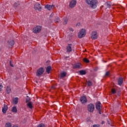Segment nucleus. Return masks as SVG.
Listing matches in <instances>:
<instances>
[{
    "label": "nucleus",
    "instance_id": "1",
    "mask_svg": "<svg viewBox=\"0 0 127 127\" xmlns=\"http://www.w3.org/2000/svg\"><path fill=\"white\" fill-rule=\"evenodd\" d=\"M86 2L92 8H96L98 1L97 0H86Z\"/></svg>",
    "mask_w": 127,
    "mask_h": 127
},
{
    "label": "nucleus",
    "instance_id": "2",
    "mask_svg": "<svg viewBox=\"0 0 127 127\" xmlns=\"http://www.w3.org/2000/svg\"><path fill=\"white\" fill-rule=\"evenodd\" d=\"M42 29V27L41 26H37L33 28V32L35 34L39 33Z\"/></svg>",
    "mask_w": 127,
    "mask_h": 127
},
{
    "label": "nucleus",
    "instance_id": "3",
    "mask_svg": "<svg viewBox=\"0 0 127 127\" xmlns=\"http://www.w3.org/2000/svg\"><path fill=\"white\" fill-rule=\"evenodd\" d=\"M86 36V30L85 29H82L78 33V38H83Z\"/></svg>",
    "mask_w": 127,
    "mask_h": 127
},
{
    "label": "nucleus",
    "instance_id": "4",
    "mask_svg": "<svg viewBox=\"0 0 127 127\" xmlns=\"http://www.w3.org/2000/svg\"><path fill=\"white\" fill-rule=\"evenodd\" d=\"M43 73H44V68H43V67H40L37 70L36 75L38 77H39L40 76H41Z\"/></svg>",
    "mask_w": 127,
    "mask_h": 127
},
{
    "label": "nucleus",
    "instance_id": "5",
    "mask_svg": "<svg viewBox=\"0 0 127 127\" xmlns=\"http://www.w3.org/2000/svg\"><path fill=\"white\" fill-rule=\"evenodd\" d=\"M87 110L90 113L93 112V111H95V106L93 104H89L87 106Z\"/></svg>",
    "mask_w": 127,
    "mask_h": 127
},
{
    "label": "nucleus",
    "instance_id": "6",
    "mask_svg": "<svg viewBox=\"0 0 127 127\" xmlns=\"http://www.w3.org/2000/svg\"><path fill=\"white\" fill-rule=\"evenodd\" d=\"M77 3V1L76 0H72L69 2V6L70 8H73L76 6V4Z\"/></svg>",
    "mask_w": 127,
    "mask_h": 127
},
{
    "label": "nucleus",
    "instance_id": "7",
    "mask_svg": "<svg viewBox=\"0 0 127 127\" xmlns=\"http://www.w3.org/2000/svg\"><path fill=\"white\" fill-rule=\"evenodd\" d=\"M91 38L93 40L97 39L98 38V33L96 31H93L91 34Z\"/></svg>",
    "mask_w": 127,
    "mask_h": 127
},
{
    "label": "nucleus",
    "instance_id": "8",
    "mask_svg": "<svg viewBox=\"0 0 127 127\" xmlns=\"http://www.w3.org/2000/svg\"><path fill=\"white\" fill-rule=\"evenodd\" d=\"M34 9L35 10H38L39 11H41V5L40 4L37 3L34 6Z\"/></svg>",
    "mask_w": 127,
    "mask_h": 127
},
{
    "label": "nucleus",
    "instance_id": "9",
    "mask_svg": "<svg viewBox=\"0 0 127 127\" xmlns=\"http://www.w3.org/2000/svg\"><path fill=\"white\" fill-rule=\"evenodd\" d=\"M55 6L53 4L52 5H50V4H46L45 6V8H47V9H48V10H51V9H52V8H54V7Z\"/></svg>",
    "mask_w": 127,
    "mask_h": 127
},
{
    "label": "nucleus",
    "instance_id": "10",
    "mask_svg": "<svg viewBox=\"0 0 127 127\" xmlns=\"http://www.w3.org/2000/svg\"><path fill=\"white\" fill-rule=\"evenodd\" d=\"M66 51L67 53H70L72 51V45L71 44H68L66 47Z\"/></svg>",
    "mask_w": 127,
    "mask_h": 127
},
{
    "label": "nucleus",
    "instance_id": "11",
    "mask_svg": "<svg viewBox=\"0 0 127 127\" xmlns=\"http://www.w3.org/2000/svg\"><path fill=\"white\" fill-rule=\"evenodd\" d=\"M88 100H87V98H86V96H82L80 98V102L82 103V104H85V103H87Z\"/></svg>",
    "mask_w": 127,
    "mask_h": 127
},
{
    "label": "nucleus",
    "instance_id": "12",
    "mask_svg": "<svg viewBox=\"0 0 127 127\" xmlns=\"http://www.w3.org/2000/svg\"><path fill=\"white\" fill-rule=\"evenodd\" d=\"M102 106V104L100 103V102H97L96 104V109L97 111H100L101 109V107Z\"/></svg>",
    "mask_w": 127,
    "mask_h": 127
},
{
    "label": "nucleus",
    "instance_id": "13",
    "mask_svg": "<svg viewBox=\"0 0 127 127\" xmlns=\"http://www.w3.org/2000/svg\"><path fill=\"white\" fill-rule=\"evenodd\" d=\"M7 44L9 46V47H12V46L13 45H14V41L13 40H9L8 42H7Z\"/></svg>",
    "mask_w": 127,
    "mask_h": 127
},
{
    "label": "nucleus",
    "instance_id": "14",
    "mask_svg": "<svg viewBox=\"0 0 127 127\" xmlns=\"http://www.w3.org/2000/svg\"><path fill=\"white\" fill-rule=\"evenodd\" d=\"M7 109H8L7 106L5 104H4V106L2 109V112L3 114H5L6 113V111H7Z\"/></svg>",
    "mask_w": 127,
    "mask_h": 127
},
{
    "label": "nucleus",
    "instance_id": "15",
    "mask_svg": "<svg viewBox=\"0 0 127 127\" xmlns=\"http://www.w3.org/2000/svg\"><path fill=\"white\" fill-rule=\"evenodd\" d=\"M123 83H124V78L121 77L119 78L118 80V85H119V86H122Z\"/></svg>",
    "mask_w": 127,
    "mask_h": 127
},
{
    "label": "nucleus",
    "instance_id": "16",
    "mask_svg": "<svg viewBox=\"0 0 127 127\" xmlns=\"http://www.w3.org/2000/svg\"><path fill=\"white\" fill-rule=\"evenodd\" d=\"M66 75H67V73L66 72H63L61 73V78L62 79L63 78H65L66 77Z\"/></svg>",
    "mask_w": 127,
    "mask_h": 127
},
{
    "label": "nucleus",
    "instance_id": "17",
    "mask_svg": "<svg viewBox=\"0 0 127 127\" xmlns=\"http://www.w3.org/2000/svg\"><path fill=\"white\" fill-rule=\"evenodd\" d=\"M52 67H51V66H48L46 68V71L48 74H49L50 73V70H52Z\"/></svg>",
    "mask_w": 127,
    "mask_h": 127
},
{
    "label": "nucleus",
    "instance_id": "18",
    "mask_svg": "<svg viewBox=\"0 0 127 127\" xmlns=\"http://www.w3.org/2000/svg\"><path fill=\"white\" fill-rule=\"evenodd\" d=\"M17 103H18V98L16 97L13 99V103L14 104V105H16Z\"/></svg>",
    "mask_w": 127,
    "mask_h": 127
},
{
    "label": "nucleus",
    "instance_id": "19",
    "mask_svg": "<svg viewBox=\"0 0 127 127\" xmlns=\"http://www.w3.org/2000/svg\"><path fill=\"white\" fill-rule=\"evenodd\" d=\"M68 23V18L67 17L64 18L63 24L65 25Z\"/></svg>",
    "mask_w": 127,
    "mask_h": 127
},
{
    "label": "nucleus",
    "instance_id": "20",
    "mask_svg": "<svg viewBox=\"0 0 127 127\" xmlns=\"http://www.w3.org/2000/svg\"><path fill=\"white\" fill-rule=\"evenodd\" d=\"M10 92H11V89L9 86H7V88H6L7 94H9Z\"/></svg>",
    "mask_w": 127,
    "mask_h": 127
},
{
    "label": "nucleus",
    "instance_id": "21",
    "mask_svg": "<svg viewBox=\"0 0 127 127\" xmlns=\"http://www.w3.org/2000/svg\"><path fill=\"white\" fill-rule=\"evenodd\" d=\"M54 21L56 23H58L60 22V18H59L58 17H57L54 20Z\"/></svg>",
    "mask_w": 127,
    "mask_h": 127
},
{
    "label": "nucleus",
    "instance_id": "22",
    "mask_svg": "<svg viewBox=\"0 0 127 127\" xmlns=\"http://www.w3.org/2000/svg\"><path fill=\"white\" fill-rule=\"evenodd\" d=\"M27 107L29 108V109H32L33 106H32V103L31 102H29L27 104Z\"/></svg>",
    "mask_w": 127,
    "mask_h": 127
},
{
    "label": "nucleus",
    "instance_id": "23",
    "mask_svg": "<svg viewBox=\"0 0 127 127\" xmlns=\"http://www.w3.org/2000/svg\"><path fill=\"white\" fill-rule=\"evenodd\" d=\"M12 112L13 113H17V109L16 108V107L14 106L12 109Z\"/></svg>",
    "mask_w": 127,
    "mask_h": 127
},
{
    "label": "nucleus",
    "instance_id": "24",
    "mask_svg": "<svg viewBox=\"0 0 127 127\" xmlns=\"http://www.w3.org/2000/svg\"><path fill=\"white\" fill-rule=\"evenodd\" d=\"M79 73L80 74V75H85L86 71L81 70L79 71Z\"/></svg>",
    "mask_w": 127,
    "mask_h": 127
},
{
    "label": "nucleus",
    "instance_id": "25",
    "mask_svg": "<svg viewBox=\"0 0 127 127\" xmlns=\"http://www.w3.org/2000/svg\"><path fill=\"white\" fill-rule=\"evenodd\" d=\"M87 84L88 87H91V86H92L93 85V83H92V82H91L89 80L87 81Z\"/></svg>",
    "mask_w": 127,
    "mask_h": 127
},
{
    "label": "nucleus",
    "instance_id": "26",
    "mask_svg": "<svg viewBox=\"0 0 127 127\" xmlns=\"http://www.w3.org/2000/svg\"><path fill=\"white\" fill-rule=\"evenodd\" d=\"M80 66H81V64H74V66L75 68H80Z\"/></svg>",
    "mask_w": 127,
    "mask_h": 127
},
{
    "label": "nucleus",
    "instance_id": "27",
    "mask_svg": "<svg viewBox=\"0 0 127 127\" xmlns=\"http://www.w3.org/2000/svg\"><path fill=\"white\" fill-rule=\"evenodd\" d=\"M5 127H11V123H7L5 124Z\"/></svg>",
    "mask_w": 127,
    "mask_h": 127
},
{
    "label": "nucleus",
    "instance_id": "28",
    "mask_svg": "<svg viewBox=\"0 0 127 127\" xmlns=\"http://www.w3.org/2000/svg\"><path fill=\"white\" fill-rule=\"evenodd\" d=\"M19 5V2H16L14 4V7H17L18 5Z\"/></svg>",
    "mask_w": 127,
    "mask_h": 127
},
{
    "label": "nucleus",
    "instance_id": "29",
    "mask_svg": "<svg viewBox=\"0 0 127 127\" xmlns=\"http://www.w3.org/2000/svg\"><path fill=\"white\" fill-rule=\"evenodd\" d=\"M83 61H84V62H85V63H89L90 62L89 60L87 59L86 58H84L83 59Z\"/></svg>",
    "mask_w": 127,
    "mask_h": 127
},
{
    "label": "nucleus",
    "instance_id": "30",
    "mask_svg": "<svg viewBox=\"0 0 127 127\" xmlns=\"http://www.w3.org/2000/svg\"><path fill=\"white\" fill-rule=\"evenodd\" d=\"M30 101V98H29L28 96H27V98H26V103H28Z\"/></svg>",
    "mask_w": 127,
    "mask_h": 127
},
{
    "label": "nucleus",
    "instance_id": "31",
    "mask_svg": "<svg viewBox=\"0 0 127 127\" xmlns=\"http://www.w3.org/2000/svg\"><path fill=\"white\" fill-rule=\"evenodd\" d=\"M107 7H111L112 6V4H111V2H109L107 3Z\"/></svg>",
    "mask_w": 127,
    "mask_h": 127
},
{
    "label": "nucleus",
    "instance_id": "32",
    "mask_svg": "<svg viewBox=\"0 0 127 127\" xmlns=\"http://www.w3.org/2000/svg\"><path fill=\"white\" fill-rule=\"evenodd\" d=\"M37 127H45V126L43 124H41Z\"/></svg>",
    "mask_w": 127,
    "mask_h": 127
},
{
    "label": "nucleus",
    "instance_id": "33",
    "mask_svg": "<svg viewBox=\"0 0 127 127\" xmlns=\"http://www.w3.org/2000/svg\"><path fill=\"white\" fill-rule=\"evenodd\" d=\"M116 92H117V91H116V89H112V94H116Z\"/></svg>",
    "mask_w": 127,
    "mask_h": 127
},
{
    "label": "nucleus",
    "instance_id": "34",
    "mask_svg": "<svg viewBox=\"0 0 127 127\" xmlns=\"http://www.w3.org/2000/svg\"><path fill=\"white\" fill-rule=\"evenodd\" d=\"M110 75V71H107L105 74V76H109Z\"/></svg>",
    "mask_w": 127,
    "mask_h": 127
},
{
    "label": "nucleus",
    "instance_id": "35",
    "mask_svg": "<svg viewBox=\"0 0 127 127\" xmlns=\"http://www.w3.org/2000/svg\"><path fill=\"white\" fill-rule=\"evenodd\" d=\"M12 62L11 61H10V66H11V67H13V65L12 64Z\"/></svg>",
    "mask_w": 127,
    "mask_h": 127
},
{
    "label": "nucleus",
    "instance_id": "36",
    "mask_svg": "<svg viewBox=\"0 0 127 127\" xmlns=\"http://www.w3.org/2000/svg\"><path fill=\"white\" fill-rule=\"evenodd\" d=\"M3 86L1 84H0V92L1 91V89H2Z\"/></svg>",
    "mask_w": 127,
    "mask_h": 127
},
{
    "label": "nucleus",
    "instance_id": "37",
    "mask_svg": "<svg viewBox=\"0 0 127 127\" xmlns=\"http://www.w3.org/2000/svg\"><path fill=\"white\" fill-rule=\"evenodd\" d=\"M93 127H100V125H93Z\"/></svg>",
    "mask_w": 127,
    "mask_h": 127
},
{
    "label": "nucleus",
    "instance_id": "38",
    "mask_svg": "<svg viewBox=\"0 0 127 127\" xmlns=\"http://www.w3.org/2000/svg\"><path fill=\"white\" fill-rule=\"evenodd\" d=\"M69 30L70 31H74V30H73V29L72 28H69Z\"/></svg>",
    "mask_w": 127,
    "mask_h": 127
},
{
    "label": "nucleus",
    "instance_id": "39",
    "mask_svg": "<svg viewBox=\"0 0 127 127\" xmlns=\"http://www.w3.org/2000/svg\"><path fill=\"white\" fill-rule=\"evenodd\" d=\"M98 112H99V114H100V115H102V113L101 112V109H100L99 110H98Z\"/></svg>",
    "mask_w": 127,
    "mask_h": 127
},
{
    "label": "nucleus",
    "instance_id": "40",
    "mask_svg": "<svg viewBox=\"0 0 127 127\" xmlns=\"http://www.w3.org/2000/svg\"><path fill=\"white\" fill-rule=\"evenodd\" d=\"M53 15V14H51V15H50V19H51V18H52V17L51 16H52Z\"/></svg>",
    "mask_w": 127,
    "mask_h": 127
},
{
    "label": "nucleus",
    "instance_id": "41",
    "mask_svg": "<svg viewBox=\"0 0 127 127\" xmlns=\"http://www.w3.org/2000/svg\"><path fill=\"white\" fill-rule=\"evenodd\" d=\"M101 124H102V125H104V124H105V122L104 121H102Z\"/></svg>",
    "mask_w": 127,
    "mask_h": 127
},
{
    "label": "nucleus",
    "instance_id": "42",
    "mask_svg": "<svg viewBox=\"0 0 127 127\" xmlns=\"http://www.w3.org/2000/svg\"><path fill=\"white\" fill-rule=\"evenodd\" d=\"M12 127H17V126L16 125H14Z\"/></svg>",
    "mask_w": 127,
    "mask_h": 127
},
{
    "label": "nucleus",
    "instance_id": "43",
    "mask_svg": "<svg viewBox=\"0 0 127 127\" xmlns=\"http://www.w3.org/2000/svg\"><path fill=\"white\" fill-rule=\"evenodd\" d=\"M78 25H80V23H78L76 24V26H78Z\"/></svg>",
    "mask_w": 127,
    "mask_h": 127
}]
</instances>
